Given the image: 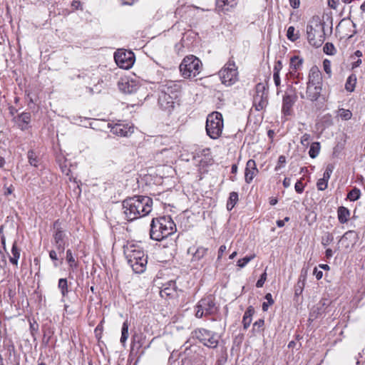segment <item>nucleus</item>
Listing matches in <instances>:
<instances>
[{"mask_svg": "<svg viewBox=\"0 0 365 365\" xmlns=\"http://www.w3.org/2000/svg\"><path fill=\"white\" fill-rule=\"evenodd\" d=\"M49 257L51 259L52 261L54 262V266L55 267H58V264L56 262L58 260V256H57V252L56 250H52L49 252ZM63 257H61L59 258V265L62 264H63Z\"/></svg>", "mask_w": 365, "mask_h": 365, "instance_id": "40", "label": "nucleus"}, {"mask_svg": "<svg viewBox=\"0 0 365 365\" xmlns=\"http://www.w3.org/2000/svg\"><path fill=\"white\" fill-rule=\"evenodd\" d=\"M176 231V225L170 216L153 218L150 224V236L153 240L161 241Z\"/></svg>", "mask_w": 365, "mask_h": 365, "instance_id": "2", "label": "nucleus"}, {"mask_svg": "<svg viewBox=\"0 0 365 365\" xmlns=\"http://www.w3.org/2000/svg\"><path fill=\"white\" fill-rule=\"evenodd\" d=\"M338 116L344 120H348L351 118L352 113L349 110L340 108L338 110Z\"/></svg>", "mask_w": 365, "mask_h": 365, "instance_id": "36", "label": "nucleus"}, {"mask_svg": "<svg viewBox=\"0 0 365 365\" xmlns=\"http://www.w3.org/2000/svg\"><path fill=\"white\" fill-rule=\"evenodd\" d=\"M255 257V255H252L250 256H246L242 259H240L237 261V266L242 268L246 266L247 263H249L252 259Z\"/></svg>", "mask_w": 365, "mask_h": 365, "instance_id": "42", "label": "nucleus"}, {"mask_svg": "<svg viewBox=\"0 0 365 365\" xmlns=\"http://www.w3.org/2000/svg\"><path fill=\"white\" fill-rule=\"evenodd\" d=\"M304 185L301 180H298L294 185V189L297 193H302L304 191Z\"/></svg>", "mask_w": 365, "mask_h": 365, "instance_id": "52", "label": "nucleus"}, {"mask_svg": "<svg viewBox=\"0 0 365 365\" xmlns=\"http://www.w3.org/2000/svg\"><path fill=\"white\" fill-rule=\"evenodd\" d=\"M322 86L320 85H312L307 83L306 94L301 93L300 97L302 98H306L312 102L316 101L319 99L321 92L322 90Z\"/></svg>", "mask_w": 365, "mask_h": 365, "instance_id": "14", "label": "nucleus"}, {"mask_svg": "<svg viewBox=\"0 0 365 365\" xmlns=\"http://www.w3.org/2000/svg\"><path fill=\"white\" fill-rule=\"evenodd\" d=\"M158 89L161 93L178 98L181 91V84L180 81H165L160 83Z\"/></svg>", "mask_w": 365, "mask_h": 365, "instance_id": "12", "label": "nucleus"}, {"mask_svg": "<svg viewBox=\"0 0 365 365\" xmlns=\"http://www.w3.org/2000/svg\"><path fill=\"white\" fill-rule=\"evenodd\" d=\"M303 64V59L298 56H294L290 58L289 71H298Z\"/></svg>", "mask_w": 365, "mask_h": 365, "instance_id": "25", "label": "nucleus"}, {"mask_svg": "<svg viewBox=\"0 0 365 365\" xmlns=\"http://www.w3.org/2000/svg\"><path fill=\"white\" fill-rule=\"evenodd\" d=\"M53 243L68 242L66 231L61 227L59 220H56L53 225Z\"/></svg>", "mask_w": 365, "mask_h": 365, "instance_id": "15", "label": "nucleus"}, {"mask_svg": "<svg viewBox=\"0 0 365 365\" xmlns=\"http://www.w3.org/2000/svg\"><path fill=\"white\" fill-rule=\"evenodd\" d=\"M124 255L128 264L135 273L140 274L145 270L148 257L138 245L128 244L124 246Z\"/></svg>", "mask_w": 365, "mask_h": 365, "instance_id": "3", "label": "nucleus"}, {"mask_svg": "<svg viewBox=\"0 0 365 365\" xmlns=\"http://www.w3.org/2000/svg\"><path fill=\"white\" fill-rule=\"evenodd\" d=\"M268 90L264 83H259L255 86V93L253 96V107L256 110H262L268 104Z\"/></svg>", "mask_w": 365, "mask_h": 365, "instance_id": "8", "label": "nucleus"}, {"mask_svg": "<svg viewBox=\"0 0 365 365\" xmlns=\"http://www.w3.org/2000/svg\"><path fill=\"white\" fill-rule=\"evenodd\" d=\"M334 240V237L331 234L327 233L324 237H322V244L326 247L329 245Z\"/></svg>", "mask_w": 365, "mask_h": 365, "instance_id": "46", "label": "nucleus"}, {"mask_svg": "<svg viewBox=\"0 0 365 365\" xmlns=\"http://www.w3.org/2000/svg\"><path fill=\"white\" fill-rule=\"evenodd\" d=\"M266 279H267V274L266 272H264L260 278L257 280V283H256V287L259 288V287H262L264 283V282L266 281Z\"/></svg>", "mask_w": 365, "mask_h": 365, "instance_id": "53", "label": "nucleus"}, {"mask_svg": "<svg viewBox=\"0 0 365 365\" xmlns=\"http://www.w3.org/2000/svg\"><path fill=\"white\" fill-rule=\"evenodd\" d=\"M195 309V317L197 318L214 315L218 312V307H217L215 302V299L212 295H209L201 299L197 302Z\"/></svg>", "mask_w": 365, "mask_h": 365, "instance_id": "6", "label": "nucleus"}, {"mask_svg": "<svg viewBox=\"0 0 365 365\" xmlns=\"http://www.w3.org/2000/svg\"><path fill=\"white\" fill-rule=\"evenodd\" d=\"M12 256L9 257V261L14 265L18 264V260L20 257V250L17 247L16 242H15L11 248Z\"/></svg>", "mask_w": 365, "mask_h": 365, "instance_id": "27", "label": "nucleus"}, {"mask_svg": "<svg viewBox=\"0 0 365 365\" xmlns=\"http://www.w3.org/2000/svg\"><path fill=\"white\" fill-rule=\"evenodd\" d=\"M207 251V249L203 247H199L196 250L194 247H190L187 250V254L192 255V261H198L205 255Z\"/></svg>", "mask_w": 365, "mask_h": 365, "instance_id": "23", "label": "nucleus"}, {"mask_svg": "<svg viewBox=\"0 0 365 365\" xmlns=\"http://www.w3.org/2000/svg\"><path fill=\"white\" fill-rule=\"evenodd\" d=\"M31 113L24 112L19 114L17 117L14 118L15 122L17 123L18 127L21 130H27L29 126V124L31 121Z\"/></svg>", "mask_w": 365, "mask_h": 365, "instance_id": "21", "label": "nucleus"}, {"mask_svg": "<svg viewBox=\"0 0 365 365\" xmlns=\"http://www.w3.org/2000/svg\"><path fill=\"white\" fill-rule=\"evenodd\" d=\"M327 185H328V182H327L326 180H324L322 178L319 179L317 182V189L321 191H323L325 189H327Z\"/></svg>", "mask_w": 365, "mask_h": 365, "instance_id": "47", "label": "nucleus"}, {"mask_svg": "<svg viewBox=\"0 0 365 365\" xmlns=\"http://www.w3.org/2000/svg\"><path fill=\"white\" fill-rule=\"evenodd\" d=\"M263 325H264V320L260 319L254 323L253 327H257L258 328H262L263 327Z\"/></svg>", "mask_w": 365, "mask_h": 365, "instance_id": "61", "label": "nucleus"}, {"mask_svg": "<svg viewBox=\"0 0 365 365\" xmlns=\"http://www.w3.org/2000/svg\"><path fill=\"white\" fill-rule=\"evenodd\" d=\"M273 78H274L275 86H279L280 85V82H281L279 73H273Z\"/></svg>", "mask_w": 365, "mask_h": 365, "instance_id": "57", "label": "nucleus"}, {"mask_svg": "<svg viewBox=\"0 0 365 365\" xmlns=\"http://www.w3.org/2000/svg\"><path fill=\"white\" fill-rule=\"evenodd\" d=\"M206 133L212 139L219 138L222 133L223 118L219 112H213L209 114L206 120Z\"/></svg>", "mask_w": 365, "mask_h": 365, "instance_id": "4", "label": "nucleus"}, {"mask_svg": "<svg viewBox=\"0 0 365 365\" xmlns=\"http://www.w3.org/2000/svg\"><path fill=\"white\" fill-rule=\"evenodd\" d=\"M349 216H350V211L349 210L348 208H346L344 206H340L338 207L337 217H338V220L340 223H341V224L346 223L348 221Z\"/></svg>", "mask_w": 365, "mask_h": 365, "instance_id": "24", "label": "nucleus"}, {"mask_svg": "<svg viewBox=\"0 0 365 365\" xmlns=\"http://www.w3.org/2000/svg\"><path fill=\"white\" fill-rule=\"evenodd\" d=\"M68 244V242H60V243H53V245L55 246L56 250L66 247V245Z\"/></svg>", "mask_w": 365, "mask_h": 365, "instance_id": "63", "label": "nucleus"}, {"mask_svg": "<svg viewBox=\"0 0 365 365\" xmlns=\"http://www.w3.org/2000/svg\"><path fill=\"white\" fill-rule=\"evenodd\" d=\"M114 58L116 64L123 69H129L135 62L134 53L130 51L118 50L115 53Z\"/></svg>", "mask_w": 365, "mask_h": 365, "instance_id": "11", "label": "nucleus"}, {"mask_svg": "<svg viewBox=\"0 0 365 365\" xmlns=\"http://www.w3.org/2000/svg\"><path fill=\"white\" fill-rule=\"evenodd\" d=\"M286 163V158L284 155H280L278 158L277 165H276L274 170L276 171L280 170L284 166Z\"/></svg>", "mask_w": 365, "mask_h": 365, "instance_id": "48", "label": "nucleus"}, {"mask_svg": "<svg viewBox=\"0 0 365 365\" xmlns=\"http://www.w3.org/2000/svg\"><path fill=\"white\" fill-rule=\"evenodd\" d=\"M282 68V63L281 61H277L275 63V65L274 66V71L273 73H279L281 69Z\"/></svg>", "mask_w": 365, "mask_h": 365, "instance_id": "54", "label": "nucleus"}, {"mask_svg": "<svg viewBox=\"0 0 365 365\" xmlns=\"http://www.w3.org/2000/svg\"><path fill=\"white\" fill-rule=\"evenodd\" d=\"M118 88L124 93H133L136 92L138 86L133 81L122 80L118 83Z\"/></svg>", "mask_w": 365, "mask_h": 365, "instance_id": "22", "label": "nucleus"}, {"mask_svg": "<svg viewBox=\"0 0 365 365\" xmlns=\"http://www.w3.org/2000/svg\"><path fill=\"white\" fill-rule=\"evenodd\" d=\"M307 83L322 86V76L318 67L312 66L310 68Z\"/></svg>", "mask_w": 365, "mask_h": 365, "instance_id": "19", "label": "nucleus"}, {"mask_svg": "<svg viewBox=\"0 0 365 365\" xmlns=\"http://www.w3.org/2000/svg\"><path fill=\"white\" fill-rule=\"evenodd\" d=\"M225 250H226V246L225 245H221L220 247L219 250H218L217 260H220L222 258V255L225 252Z\"/></svg>", "mask_w": 365, "mask_h": 365, "instance_id": "59", "label": "nucleus"}, {"mask_svg": "<svg viewBox=\"0 0 365 365\" xmlns=\"http://www.w3.org/2000/svg\"><path fill=\"white\" fill-rule=\"evenodd\" d=\"M175 99L177 98H173L171 96L160 92L158 97V104L163 110L170 112L174 108Z\"/></svg>", "mask_w": 365, "mask_h": 365, "instance_id": "16", "label": "nucleus"}, {"mask_svg": "<svg viewBox=\"0 0 365 365\" xmlns=\"http://www.w3.org/2000/svg\"><path fill=\"white\" fill-rule=\"evenodd\" d=\"M66 261L69 265L71 269L73 270L77 268L78 263L76 261L74 257L73 256V253L71 250L68 249L66 250Z\"/></svg>", "mask_w": 365, "mask_h": 365, "instance_id": "30", "label": "nucleus"}, {"mask_svg": "<svg viewBox=\"0 0 365 365\" xmlns=\"http://www.w3.org/2000/svg\"><path fill=\"white\" fill-rule=\"evenodd\" d=\"M265 299L267 301L266 302H263L262 304V310L264 312H266L268 310V307L269 305H272L274 304V300L272 299V296L270 293H267L265 297Z\"/></svg>", "mask_w": 365, "mask_h": 365, "instance_id": "41", "label": "nucleus"}, {"mask_svg": "<svg viewBox=\"0 0 365 365\" xmlns=\"http://www.w3.org/2000/svg\"><path fill=\"white\" fill-rule=\"evenodd\" d=\"M201 61L193 55L185 56L180 65V71L184 78H194L200 72Z\"/></svg>", "mask_w": 365, "mask_h": 365, "instance_id": "5", "label": "nucleus"}, {"mask_svg": "<svg viewBox=\"0 0 365 365\" xmlns=\"http://www.w3.org/2000/svg\"><path fill=\"white\" fill-rule=\"evenodd\" d=\"M27 155L29 164L32 166L37 167L38 164V159L35 153L34 152V150H29Z\"/></svg>", "mask_w": 365, "mask_h": 365, "instance_id": "37", "label": "nucleus"}, {"mask_svg": "<svg viewBox=\"0 0 365 365\" xmlns=\"http://www.w3.org/2000/svg\"><path fill=\"white\" fill-rule=\"evenodd\" d=\"M58 288L61 290V292L63 297L66 295L68 293V282L67 279L64 278H61L58 280Z\"/></svg>", "mask_w": 365, "mask_h": 365, "instance_id": "38", "label": "nucleus"}, {"mask_svg": "<svg viewBox=\"0 0 365 365\" xmlns=\"http://www.w3.org/2000/svg\"><path fill=\"white\" fill-rule=\"evenodd\" d=\"M323 67H324V71L329 75V76H330L331 73L330 61L325 59L323 61Z\"/></svg>", "mask_w": 365, "mask_h": 365, "instance_id": "51", "label": "nucleus"}, {"mask_svg": "<svg viewBox=\"0 0 365 365\" xmlns=\"http://www.w3.org/2000/svg\"><path fill=\"white\" fill-rule=\"evenodd\" d=\"M238 0H216V9L224 14L231 11L237 5Z\"/></svg>", "mask_w": 365, "mask_h": 365, "instance_id": "18", "label": "nucleus"}, {"mask_svg": "<svg viewBox=\"0 0 365 365\" xmlns=\"http://www.w3.org/2000/svg\"><path fill=\"white\" fill-rule=\"evenodd\" d=\"M290 6L293 9H298L300 6V0H289Z\"/></svg>", "mask_w": 365, "mask_h": 365, "instance_id": "56", "label": "nucleus"}, {"mask_svg": "<svg viewBox=\"0 0 365 365\" xmlns=\"http://www.w3.org/2000/svg\"><path fill=\"white\" fill-rule=\"evenodd\" d=\"M307 35L309 43L316 47L319 48L324 42V28L317 25V28H314L312 25L307 26Z\"/></svg>", "mask_w": 365, "mask_h": 365, "instance_id": "10", "label": "nucleus"}, {"mask_svg": "<svg viewBox=\"0 0 365 365\" xmlns=\"http://www.w3.org/2000/svg\"><path fill=\"white\" fill-rule=\"evenodd\" d=\"M219 76L221 81L226 86H231L238 80L237 68L232 60L229 61L219 71Z\"/></svg>", "mask_w": 365, "mask_h": 365, "instance_id": "7", "label": "nucleus"}, {"mask_svg": "<svg viewBox=\"0 0 365 365\" xmlns=\"http://www.w3.org/2000/svg\"><path fill=\"white\" fill-rule=\"evenodd\" d=\"M323 50L328 55H334L336 52L335 47L331 43H327L324 46Z\"/></svg>", "mask_w": 365, "mask_h": 365, "instance_id": "43", "label": "nucleus"}, {"mask_svg": "<svg viewBox=\"0 0 365 365\" xmlns=\"http://www.w3.org/2000/svg\"><path fill=\"white\" fill-rule=\"evenodd\" d=\"M108 127L110 128L112 133L121 137H128L134 132L133 126L123 123H115L113 125L108 123Z\"/></svg>", "mask_w": 365, "mask_h": 365, "instance_id": "13", "label": "nucleus"}, {"mask_svg": "<svg viewBox=\"0 0 365 365\" xmlns=\"http://www.w3.org/2000/svg\"><path fill=\"white\" fill-rule=\"evenodd\" d=\"M320 143L319 142H314L310 145L309 155L310 158H315L319 153L320 151Z\"/></svg>", "mask_w": 365, "mask_h": 365, "instance_id": "32", "label": "nucleus"}, {"mask_svg": "<svg viewBox=\"0 0 365 365\" xmlns=\"http://www.w3.org/2000/svg\"><path fill=\"white\" fill-rule=\"evenodd\" d=\"M290 185H291V179L289 178H285L283 180V186L285 188H287L290 186Z\"/></svg>", "mask_w": 365, "mask_h": 365, "instance_id": "62", "label": "nucleus"}, {"mask_svg": "<svg viewBox=\"0 0 365 365\" xmlns=\"http://www.w3.org/2000/svg\"><path fill=\"white\" fill-rule=\"evenodd\" d=\"M287 37L289 41L294 42L299 38V33L294 26H291L287 29Z\"/></svg>", "mask_w": 365, "mask_h": 365, "instance_id": "31", "label": "nucleus"}, {"mask_svg": "<svg viewBox=\"0 0 365 365\" xmlns=\"http://www.w3.org/2000/svg\"><path fill=\"white\" fill-rule=\"evenodd\" d=\"M313 274L316 276V278L319 280L322 278L323 272L321 270H318L317 267L314 269Z\"/></svg>", "mask_w": 365, "mask_h": 365, "instance_id": "58", "label": "nucleus"}, {"mask_svg": "<svg viewBox=\"0 0 365 365\" xmlns=\"http://www.w3.org/2000/svg\"><path fill=\"white\" fill-rule=\"evenodd\" d=\"M296 96L285 93L282 99V110L285 115L291 114L292 108L295 102Z\"/></svg>", "mask_w": 365, "mask_h": 365, "instance_id": "20", "label": "nucleus"}, {"mask_svg": "<svg viewBox=\"0 0 365 365\" xmlns=\"http://www.w3.org/2000/svg\"><path fill=\"white\" fill-rule=\"evenodd\" d=\"M6 264V261L4 255L2 252L1 250L0 249V267H3Z\"/></svg>", "mask_w": 365, "mask_h": 365, "instance_id": "60", "label": "nucleus"}, {"mask_svg": "<svg viewBox=\"0 0 365 365\" xmlns=\"http://www.w3.org/2000/svg\"><path fill=\"white\" fill-rule=\"evenodd\" d=\"M259 170L257 168L256 163L254 160H249L247 162L245 172V182L250 184L253 178L257 175Z\"/></svg>", "mask_w": 365, "mask_h": 365, "instance_id": "17", "label": "nucleus"}, {"mask_svg": "<svg viewBox=\"0 0 365 365\" xmlns=\"http://www.w3.org/2000/svg\"><path fill=\"white\" fill-rule=\"evenodd\" d=\"M307 273H308V268L303 267L301 270V273H300L298 281L305 283V281L307 279Z\"/></svg>", "mask_w": 365, "mask_h": 365, "instance_id": "50", "label": "nucleus"}, {"mask_svg": "<svg viewBox=\"0 0 365 365\" xmlns=\"http://www.w3.org/2000/svg\"><path fill=\"white\" fill-rule=\"evenodd\" d=\"M153 209V199L148 196L135 195L123 201L122 210L128 221L148 215Z\"/></svg>", "mask_w": 365, "mask_h": 365, "instance_id": "1", "label": "nucleus"}, {"mask_svg": "<svg viewBox=\"0 0 365 365\" xmlns=\"http://www.w3.org/2000/svg\"><path fill=\"white\" fill-rule=\"evenodd\" d=\"M332 172H333V167L331 165H329L327 167V168H326V170H325V171H324V173L323 174L322 179H324L327 182H329V178L331 177V175Z\"/></svg>", "mask_w": 365, "mask_h": 365, "instance_id": "45", "label": "nucleus"}, {"mask_svg": "<svg viewBox=\"0 0 365 365\" xmlns=\"http://www.w3.org/2000/svg\"><path fill=\"white\" fill-rule=\"evenodd\" d=\"M339 0H328V5L330 8L336 9L339 4Z\"/></svg>", "mask_w": 365, "mask_h": 365, "instance_id": "55", "label": "nucleus"}, {"mask_svg": "<svg viewBox=\"0 0 365 365\" xmlns=\"http://www.w3.org/2000/svg\"><path fill=\"white\" fill-rule=\"evenodd\" d=\"M356 83V76L354 74L350 75L346 79V82L345 83V89L349 92H353L355 88V85Z\"/></svg>", "mask_w": 365, "mask_h": 365, "instance_id": "28", "label": "nucleus"}, {"mask_svg": "<svg viewBox=\"0 0 365 365\" xmlns=\"http://www.w3.org/2000/svg\"><path fill=\"white\" fill-rule=\"evenodd\" d=\"M238 201V193L236 192H232L230 193V196L227 202V209L232 210L236 203Z\"/></svg>", "mask_w": 365, "mask_h": 365, "instance_id": "29", "label": "nucleus"}, {"mask_svg": "<svg viewBox=\"0 0 365 365\" xmlns=\"http://www.w3.org/2000/svg\"><path fill=\"white\" fill-rule=\"evenodd\" d=\"M311 135L308 133H304L301 138V143L304 147H308L310 143Z\"/></svg>", "mask_w": 365, "mask_h": 365, "instance_id": "49", "label": "nucleus"}, {"mask_svg": "<svg viewBox=\"0 0 365 365\" xmlns=\"http://www.w3.org/2000/svg\"><path fill=\"white\" fill-rule=\"evenodd\" d=\"M361 196V191L359 189L356 188V187H354V189H352L349 193H348V198L351 200V201H356L358 199H359Z\"/></svg>", "mask_w": 365, "mask_h": 365, "instance_id": "39", "label": "nucleus"}, {"mask_svg": "<svg viewBox=\"0 0 365 365\" xmlns=\"http://www.w3.org/2000/svg\"><path fill=\"white\" fill-rule=\"evenodd\" d=\"M129 336L128 334V323L127 321L124 322L122 326L121 329V337H120V342L124 344L128 339Z\"/></svg>", "mask_w": 365, "mask_h": 365, "instance_id": "35", "label": "nucleus"}, {"mask_svg": "<svg viewBox=\"0 0 365 365\" xmlns=\"http://www.w3.org/2000/svg\"><path fill=\"white\" fill-rule=\"evenodd\" d=\"M288 75L289 76L290 78L292 79V83L295 85L299 84L300 80L303 79L302 74L296 71H289Z\"/></svg>", "mask_w": 365, "mask_h": 365, "instance_id": "34", "label": "nucleus"}, {"mask_svg": "<svg viewBox=\"0 0 365 365\" xmlns=\"http://www.w3.org/2000/svg\"><path fill=\"white\" fill-rule=\"evenodd\" d=\"M175 292V283L170 282L168 284V287H165L160 291V294L162 297H163L164 295L171 296L174 294Z\"/></svg>", "mask_w": 365, "mask_h": 365, "instance_id": "33", "label": "nucleus"}, {"mask_svg": "<svg viewBox=\"0 0 365 365\" xmlns=\"http://www.w3.org/2000/svg\"><path fill=\"white\" fill-rule=\"evenodd\" d=\"M253 314L254 309L252 307H248L245 311L242 319V324L245 329H247L250 327L252 322V317Z\"/></svg>", "mask_w": 365, "mask_h": 365, "instance_id": "26", "label": "nucleus"}, {"mask_svg": "<svg viewBox=\"0 0 365 365\" xmlns=\"http://www.w3.org/2000/svg\"><path fill=\"white\" fill-rule=\"evenodd\" d=\"M325 254L327 258H330L333 256V251L331 250V249L328 248L326 250Z\"/></svg>", "mask_w": 365, "mask_h": 365, "instance_id": "64", "label": "nucleus"}, {"mask_svg": "<svg viewBox=\"0 0 365 365\" xmlns=\"http://www.w3.org/2000/svg\"><path fill=\"white\" fill-rule=\"evenodd\" d=\"M193 336L199 339L205 346L210 348H215L218 345L219 336L205 329L195 330Z\"/></svg>", "mask_w": 365, "mask_h": 365, "instance_id": "9", "label": "nucleus"}, {"mask_svg": "<svg viewBox=\"0 0 365 365\" xmlns=\"http://www.w3.org/2000/svg\"><path fill=\"white\" fill-rule=\"evenodd\" d=\"M304 285H305V283L299 282V281L297 282V283L294 287L295 296H299L302 293Z\"/></svg>", "mask_w": 365, "mask_h": 365, "instance_id": "44", "label": "nucleus"}]
</instances>
